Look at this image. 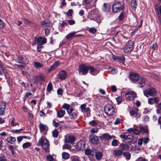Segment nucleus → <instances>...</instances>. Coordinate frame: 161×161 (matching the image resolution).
Instances as JSON below:
<instances>
[{
  "mask_svg": "<svg viewBox=\"0 0 161 161\" xmlns=\"http://www.w3.org/2000/svg\"><path fill=\"white\" fill-rule=\"evenodd\" d=\"M73 10L72 9H69L67 12H66L65 14H66L68 16H72V14L73 13Z\"/></svg>",
  "mask_w": 161,
  "mask_h": 161,
  "instance_id": "864d4df0",
  "label": "nucleus"
},
{
  "mask_svg": "<svg viewBox=\"0 0 161 161\" xmlns=\"http://www.w3.org/2000/svg\"><path fill=\"white\" fill-rule=\"evenodd\" d=\"M6 24L0 19V29H2L5 26Z\"/></svg>",
  "mask_w": 161,
  "mask_h": 161,
  "instance_id": "603ef678",
  "label": "nucleus"
},
{
  "mask_svg": "<svg viewBox=\"0 0 161 161\" xmlns=\"http://www.w3.org/2000/svg\"><path fill=\"white\" fill-rule=\"evenodd\" d=\"M31 144L29 142H27L24 143L22 145V147L24 149L27 148L31 146Z\"/></svg>",
  "mask_w": 161,
  "mask_h": 161,
  "instance_id": "a18cd8bd",
  "label": "nucleus"
},
{
  "mask_svg": "<svg viewBox=\"0 0 161 161\" xmlns=\"http://www.w3.org/2000/svg\"><path fill=\"white\" fill-rule=\"evenodd\" d=\"M115 138V136H111L108 133L103 134L101 136H100V138L101 140L105 141H108L110 139Z\"/></svg>",
  "mask_w": 161,
  "mask_h": 161,
  "instance_id": "1a4fd4ad",
  "label": "nucleus"
},
{
  "mask_svg": "<svg viewBox=\"0 0 161 161\" xmlns=\"http://www.w3.org/2000/svg\"><path fill=\"white\" fill-rule=\"evenodd\" d=\"M114 59H116L120 62L122 63L123 64H124L125 60V57L123 55L115 56V58H114Z\"/></svg>",
  "mask_w": 161,
  "mask_h": 161,
  "instance_id": "393cba45",
  "label": "nucleus"
},
{
  "mask_svg": "<svg viewBox=\"0 0 161 161\" xmlns=\"http://www.w3.org/2000/svg\"><path fill=\"white\" fill-rule=\"evenodd\" d=\"M140 130L136 129H134L133 130V132L136 135H138L139 134L140 132Z\"/></svg>",
  "mask_w": 161,
  "mask_h": 161,
  "instance_id": "e2e57ef3",
  "label": "nucleus"
},
{
  "mask_svg": "<svg viewBox=\"0 0 161 161\" xmlns=\"http://www.w3.org/2000/svg\"><path fill=\"white\" fill-rule=\"evenodd\" d=\"M123 154L124 156L128 160H129L130 159L131 157V155L129 152H123Z\"/></svg>",
  "mask_w": 161,
  "mask_h": 161,
  "instance_id": "4c0bfd02",
  "label": "nucleus"
},
{
  "mask_svg": "<svg viewBox=\"0 0 161 161\" xmlns=\"http://www.w3.org/2000/svg\"><path fill=\"white\" fill-rule=\"evenodd\" d=\"M119 143V141L117 140L114 139L112 141L111 144L113 146L116 147L118 145Z\"/></svg>",
  "mask_w": 161,
  "mask_h": 161,
  "instance_id": "49530a36",
  "label": "nucleus"
},
{
  "mask_svg": "<svg viewBox=\"0 0 161 161\" xmlns=\"http://www.w3.org/2000/svg\"><path fill=\"white\" fill-rule=\"evenodd\" d=\"M59 63L58 61H57L55 62L54 64H53L48 69V72H50L53 70L57 68L59 66Z\"/></svg>",
  "mask_w": 161,
  "mask_h": 161,
  "instance_id": "a878e982",
  "label": "nucleus"
},
{
  "mask_svg": "<svg viewBox=\"0 0 161 161\" xmlns=\"http://www.w3.org/2000/svg\"><path fill=\"white\" fill-rule=\"evenodd\" d=\"M146 81V79L143 77L141 76L139 77L138 80L137 81L138 84H139V86L140 87H142L144 86L145 84Z\"/></svg>",
  "mask_w": 161,
  "mask_h": 161,
  "instance_id": "4468645a",
  "label": "nucleus"
},
{
  "mask_svg": "<svg viewBox=\"0 0 161 161\" xmlns=\"http://www.w3.org/2000/svg\"><path fill=\"white\" fill-rule=\"evenodd\" d=\"M17 124L16 122H15V119L13 118L12 119L11 122V125L12 126H15L17 125Z\"/></svg>",
  "mask_w": 161,
  "mask_h": 161,
  "instance_id": "bf43d9fd",
  "label": "nucleus"
},
{
  "mask_svg": "<svg viewBox=\"0 0 161 161\" xmlns=\"http://www.w3.org/2000/svg\"><path fill=\"white\" fill-rule=\"evenodd\" d=\"M119 148L121 150L126 151L129 149V147L128 145L126 144L121 143L119 145Z\"/></svg>",
  "mask_w": 161,
  "mask_h": 161,
  "instance_id": "b1692460",
  "label": "nucleus"
},
{
  "mask_svg": "<svg viewBox=\"0 0 161 161\" xmlns=\"http://www.w3.org/2000/svg\"><path fill=\"white\" fill-rule=\"evenodd\" d=\"M139 130L140 132L142 133L147 132V127L146 126H140Z\"/></svg>",
  "mask_w": 161,
  "mask_h": 161,
  "instance_id": "c9c22d12",
  "label": "nucleus"
},
{
  "mask_svg": "<svg viewBox=\"0 0 161 161\" xmlns=\"http://www.w3.org/2000/svg\"><path fill=\"white\" fill-rule=\"evenodd\" d=\"M125 97L129 100H132L136 97V92L133 91H129L126 92L125 94Z\"/></svg>",
  "mask_w": 161,
  "mask_h": 161,
  "instance_id": "0eeeda50",
  "label": "nucleus"
},
{
  "mask_svg": "<svg viewBox=\"0 0 161 161\" xmlns=\"http://www.w3.org/2000/svg\"><path fill=\"white\" fill-rule=\"evenodd\" d=\"M137 111H139L138 109L137 108H134L130 111V114L131 116H134Z\"/></svg>",
  "mask_w": 161,
  "mask_h": 161,
  "instance_id": "e433bc0d",
  "label": "nucleus"
},
{
  "mask_svg": "<svg viewBox=\"0 0 161 161\" xmlns=\"http://www.w3.org/2000/svg\"><path fill=\"white\" fill-rule=\"evenodd\" d=\"M37 145V146H42L43 149L46 152H47L49 151V142L45 137L42 136L39 140Z\"/></svg>",
  "mask_w": 161,
  "mask_h": 161,
  "instance_id": "f257e3e1",
  "label": "nucleus"
},
{
  "mask_svg": "<svg viewBox=\"0 0 161 161\" xmlns=\"http://www.w3.org/2000/svg\"><path fill=\"white\" fill-rule=\"evenodd\" d=\"M17 62L21 63L27 64L29 62L28 59L24 55L18 57L16 59Z\"/></svg>",
  "mask_w": 161,
  "mask_h": 161,
  "instance_id": "9d476101",
  "label": "nucleus"
},
{
  "mask_svg": "<svg viewBox=\"0 0 161 161\" xmlns=\"http://www.w3.org/2000/svg\"><path fill=\"white\" fill-rule=\"evenodd\" d=\"M138 0H131V4L132 7L135 10L137 5L138 1Z\"/></svg>",
  "mask_w": 161,
  "mask_h": 161,
  "instance_id": "2f4dec72",
  "label": "nucleus"
},
{
  "mask_svg": "<svg viewBox=\"0 0 161 161\" xmlns=\"http://www.w3.org/2000/svg\"><path fill=\"white\" fill-rule=\"evenodd\" d=\"M71 159L72 161H80L79 158L76 156H73L71 157Z\"/></svg>",
  "mask_w": 161,
  "mask_h": 161,
  "instance_id": "37998d69",
  "label": "nucleus"
},
{
  "mask_svg": "<svg viewBox=\"0 0 161 161\" xmlns=\"http://www.w3.org/2000/svg\"><path fill=\"white\" fill-rule=\"evenodd\" d=\"M123 151L120 149H115L113 151L112 154L115 157H118L122 155Z\"/></svg>",
  "mask_w": 161,
  "mask_h": 161,
  "instance_id": "f3484780",
  "label": "nucleus"
},
{
  "mask_svg": "<svg viewBox=\"0 0 161 161\" xmlns=\"http://www.w3.org/2000/svg\"><path fill=\"white\" fill-rule=\"evenodd\" d=\"M6 108V103L5 102H0V115H3Z\"/></svg>",
  "mask_w": 161,
  "mask_h": 161,
  "instance_id": "a211bd4d",
  "label": "nucleus"
},
{
  "mask_svg": "<svg viewBox=\"0 0 161 161\" xmlns=\"http://www.w3.org/2000/svg\"><path fill=\"white\" fill-rule=\"evenodd\" d=\"M69 117L71 120L76 118L77 117V113L75 112H73L72 114L69 115Z\"/></svg>",
  "mask_w": 161,
  "mask_h": 161,
  "instance_id": "79ce46f5",
  "label": "nucleus"
},
{
  "mask_svg": "<svg viewBox=\"0 0 161 161\" xmlns=\"http://www.w3.org/2000/svg\"><path fill=\"white\" fill-rule=\"evenodd\" d=\"M75 140V137L73 136L70 135L65 136V143H69L71 145H73L74 143V141Z\"/></svg>",
  "mask_w": 161,
  "mask_h": 161,
  "instance_id": "6e6552de",
  "label": "nucleus"
},
{
  "mask_svg": "<svg viewBox=\"0 0 161 161\" xmlns=\"http://www.w3.org/2000/svg\"><path fill=\"white\" fill-rule=\"evenodd\" d=\"M110 6L108 4L104 3L102 9L104 12H108L110 8Z\"/></svg>",
  "mask_w": 161,
  "mask_h": 161,
  "instance_id": "c85d7f7f",
  "label": "nucleus"
},
{
  "mask_svg": "<svg viewBox=\"0 0 161 161\" xmlns=\"http://www.w3.org/2000/svg\"><path fill=\"white\" fill-rule=\"evenodd\" d=\"M66 143H65L64 145L62 147L63 149L65 148L69 149L71 147V146L69 145Z\"/></svg>",
  "mask_w": 161,
  "mask_h": 161,
  "instance_id": "5fc2aeb1",
  "label": "nucleus"
},
{
  "mask_svg": "<svg viewBox=\"0 0 161 161\" xmlns=\"http://www.w3.org/2000/svg\"><path fill=\"white\" fill-rule=\"evenodd\" d=\"M65 114V111L64 110L61 109L57 111V116L58 117L61 118L63 117Z\"/></svg>",
  "mask_w": 161,
  "mask_h": 161,
  "instance_id": "7c9ffc66",
  "label": "nucleus"
},
{
  "mask_svg": "<svg viewBox=\"0 0 161 161\" xmlns=\"http://www.w3.org/2000/svg\"><path fill=\"white\" fill-rule=\"evenodd\" d=\"M155 8L156 13L158 15H159L158 16V18L160 19V15L161 16V6H158L156 5L155 7Z\"/></svg>",
  "mask_w": 161,
  "mask_h": 161,
  "instance_id": "cd10ccee",
  "label": "nucleus"
},
{
  "mask_svg": "<svg viewBox=\"0 0 161 161\" xmlns=\"http://www.w3.org/2000/svg\"><path fill=\"white\" fill-rule=\"evenodd\" d=\"M133 42L131 41H129L125 44L123 48L124 52L126 53L130 52L133 49Z\"/></svg>",
  "mask_w": 161,
  "mask_h": 161,
  "instance_id": "39448f33",
  "label": "nucleus"
},
{
  "mask_svg": "<svg viewBox=\"0 0 161 161\" xmlns=\"http://www.w3.org/2000/svg\"><path fill=\"white\" fill-rule=\"evenodd\" d=\"M150 48L153 49V50L156 49L157 48L156 43H154L152 46H151Z\"/></svg>",
  "mask_w": 161,
  "mask_h": 161,
  "instance_id": "69168bd1",
  "label": "nucleus"
},
{
  "mask_svg": "<svg viewBox=\"0 0 161 161\" xmlns=\"http://www.w3.org/2000/svg\"><path fill=\"white\" fill-rule=\"evenodd\" d=\"M44 76L42 75L37 76L35 75L32 77V80L34 83H37L44 80Z\"/></svg>",
  "mask_w": 161,
  "mask_h": 161,
  "instance_id": "ddd939ff",
  "label": "nucleus"
},
{
  "mask_svg": "<svg viewBox=\"0 0 161 161\" xmlns=\"http://www.w3.org/2000/svg\"><path fill=\"white\" fill-rule=\"evenodd\" d=\"M85 143L83 141H80L77 143L76 147L78 150L83 149L85 147Z\"/></svg>",
  "mask_w": 161,
  "mask_h": 161,
  "instance_id": "aec40b11",
  "label": "nucleus"
},
{
  "mask_svg": "<svg viewBox=\"0 0 161 161\" xmlns=\"http://www.w3.org/2000/svg\"><path fill=\"white\" fill-rule=\"evenodd\" d=\"M116 99L118 103H120L122 101V98L121 97L118 96L116 98Z\"/></svg>",
  "mask_w": 161,
  "mask_h": 161,
  "instance_id": "680f3d73",
  "label": "nucleus"
},
{
  "mask_svg": "<svg viewBox=\"0 0 161 161\" xmlns=\"http://www.w3.org/2000/svg\"><path fill=\"white\" fill-rule=\"evenodd\" d=\"M67 74L65 70H61L59 73V78L61 80L65 79L67 76Z\"/></svg>",
  "mask_w": 161,
  "mask_h": 161,
  "instance_id": "dca6fc26",
  "label": "nucleus"
},
{
  "mask_svg": "<svg viewBox=\"0 0 161 161\" xmlns=\"http://www.w3.org/2000/svg\"><path fill=\"white\" fill-rule=\"evenodd\" d=\"M90 70V72L93 75H96L99 72L98 70L92 66H88V70Z\"/></svg>",
  "mask_w": 161,
  "mask_h": 161,
  "instance_id": "412c9836",
  "label": "nucleus"
},
{
  "mask_svg": "<svg viewBox=\"0 0 161 161\" xmlns=\"http://www.w3.org/2000/svg\"><path fill=\"white\" fill-rule=\"evenodd\" d=\"M89 124L90 125L93 126H95L97 124L96 121L95 120H92V121H90L89 122Z\"/></svg>",
  "mask_w": 161,
  "mask_h": 161,
  "instance_id": "6e6d98bb",
  "label": "nucleus"
},
{
  "mask_svg": "<svg viewBox=\"0 0 161 161\" xmlns=\"http://www.w3.org/2000/svg\"><path fill=\"white\" fill-rule=\"evenodd\" d=\"M124 18V14L123 12H122L119 17V20H122Z\"/></svg>",
  "mask_w": 161,
  "mask_h": 161,
  "instance_id": "13d9d810",
  "label": "nucleus"
},
{
  "mask_svg": "<svg viewBox=\"0 0 161 161\" xmlns=\"http://www.w3.org/2000/svg\"><path fill=\"white\" fill-rule=\"evenodd\" d=\"M135 161H147V160L144 158H138Z\"/></svg>",
  "mask_w": 161,
  "mask_h": 161,
  "instance_id": "774afa93",
  "label": "nucleus"
},
{
  "mask_svg": "<svg viewBox=\"0 0 161 161\" xmlns=\"http://www.w3.org/2000/svg\"><path fill=\"white\" fill-rule=\"evenodd\" d=\"M62 107L66 110L68 114L71 113L73 110V108L71 107L69 104L65 103L62 106Z\"/></svg>",
  "mask_w": 161,
  "mask_h": 161,
  "instance_id": "2eb2a0df",
  "label": "nucleus"
},
{
  "mask_svg": "<svg viewBox=\"0 0 161 161\" xmlns=\"http://www.w3.org/2000/svg\"><path fill=\"white\" fill-rule=\"evenodd\" d=\"M36 41L37 44L41 45L46 43L47 42L46 38L42 37H40L37 38Z\"/></svg>",
  "mask_w": 161,
  "mask_h": 161,
  "instance_id": "5701e85b",
  "label": "nucleus"
},
{
  "mask_svg": "<svg viewBox=\"0 0 161 161\" xmlns=\"http://www.w3.org/2000/svg\"><path fill=\"white\" fill-rule=\"evenodd\" d=\"M53 125L54 127H57L59 125V123L53 120Z\"/></svg>",
  "mask_w": 161,
  "mask_h": 161,
  "instance_id": "338daca9",
  "label": "nucleus"
},
{
  "mask_svg": "<svg viewBox=\"0 0 161 161\" xmlns=\"http://www.w3.org/2000/svg\"><path fill=\"white\" fill-rule=\"evenodd\" d=\"M122 9L121 4L119 2L115 1L112 6L113 12L117 13Z\"/></svg>",
  "mask_w": 161,
  "mask_h": 161,
  "instance_id": "20e7f679",
  "label": "nucleus"
},
{
  "mask_svg": "<svg viewBox=\"0 0 161 161\" xmlns=\"http://www.w3.org/2000/svg\"><path fill=\"white\" fill-rule=\"evenodd\" d=\"M41 24L49 26L51 25V22L48 19H45L43 21L41 22Z\"/></svg>",
  "mask_w": 161,
  "mask_h": 161,
  "instance_id": "f704fd0d",
  "label": "nucleus"
},
{
  "mask_svg": "<svg viewBox=\"0 0 161 161\" xmlns=\"http://www.w3.org/2000/svg\"><path fill=\"white\" fill-rule=\"evenodd\" d=\"M157 93L156 90L153 87L146 89L144 91V95L147 97L149 96H154L156 95Z\"/></svg>",
  "mask_w": 161,
  "mask_h": 161,
  "instance_id": "7ed1b4c3",
  "label": "nucleus"
},
{
  "mask_svg": "<svg viewBox=\"0 0 161 161\" xmlns=\"http://www.w3.org/2000/svg\"><path fill=\"white\" fill-rule=\"evenodd\" d=\"M89 32L91 33L94 34L97 31V30L94 28H91L89 29Z\"/></svg>",
  "mask_w": 161,
  "mask_h": 161,
  "instance_id": "3c124183",
  "label": "nucleus"
},
{
  "mask_svg": "<svg viewBox=\"0 0 161 161\" xmlns=\"http://www.w3.org/2000/svg\"><path fill=\"white\" fill-rule=\"evenodd\" d=\"M103 153L101 152H96L95 158L97 160H100L102 157Z\"/></svg>",
  "mask_w": 161,
  "mask_h": 161,
  "instance_id": "72a5a7b5",
  "label": "nucleus"
},
{
  "mask_svg": "<svg viewBox=\"0 0 161 161\" xmlns=\"http://www.w3.org/2000/svg\"><path fill=\"white\" fill-rule=\"evenodd\" d=\"M7 141L10 143L13 144L16 141V139L14 137L10 136L7 138Z\"/></svg>",
  "mask_w": 161,
  "mask_h": 161,
  "instance_id": "473e14b6",
  "label": "nucleus"
},
{
  "mask_svg": "<svg viewBox=\"0 0 161 161\" xmlns=\"http://www.w3.org/2000/svg\"><path fill=\"white\" fill-rule=\"evenodd\" d=\"M81 111L83 112H88L90 111V109L89 107H86V105L85 104H83L81 105L80 107Z\"/></svg>",
  "mask_w": 161,
  "mask_h": 161,
  "instance_id": "bb28decb",
  "label": "nucleus"
},
{
  "mask_svg": "<svg viewBox=\"0 0 161 161\" xmlns=\"http://www.w3.org/2000/svg\"><path fill=\"white\" fill-rule=\"evenodd\" d=\"M88 70V66H87L84 64L80 65L79 68V73L80 75H86Z\"/></svg>",
  "mask_w": 161,
  "mask_h": 161,
  "instance_id": "423d86ee",
  "label": "nucleus"
},
{
  "mask_svg": "<svg viewBox=\"0 0 161 161\" xmlns=\"http://www.w3.org/2000/svg\"><path fill=\"white\" fill-rule=\"evenodd\" d=\"M143 142L144 144H147L149 142V138L148 137H146L143 138Z\"/></svg>",
  "mask_w": 161,
  "mask_h": 161,
  "instance_id": "052dcab7",
  "label": "nucleus"
},
{
  "mask_svg": "<svg viewBox=\"0 0 161 161\" xmlns=\"http://www.w3.org/2000/svg\"><path fill=\"white\" fill-rule=\"evenodd\" d=\"M109 70L112 74H114L116 72V69L113 67H110L109 68Z\"/></svg>",
  "mask_w": 161,
  "mask_h": 161,
  "instance_id": "de8ad7c7",
  "label": "nucleus"
},
{
  "mask_svg": "<svg viewBox=\"0 0 161 161\" xmlns=\"http://www.w3.org/2000/svg\"><path fill=\"white\" fill-rule=\"evenodd\" d=\"M53 89V85L51 82H50L48 84L47 88V92H50Z\"/></svg>",
  "mask_w": 161,
  "mask_h": 161,
  "instance_id": "58836bf2",
  "label": "nucleus"
},
{
  "mask_svg": "<svg viewBox=\"0 0 161 161\" xmlns=\"http://www.w3.org/2000/svg\"><path fill=\"white\" fill-rule=\"evenodd\" d=\"M34 67L37 68H40L42 67L43 66V64L38 62H36L34 64Z\"/></svg>",
  "mask_w": 161,
  "mask_h": 161,
  "instance_id": "c03bdc74",
  "label": "nucleus"
},
{
  "mask_svg": "<svg viewBox=\"0 0 161 161\" xmlns=\"http://www.w3.org/2000/svg\"><path fill=\"white\" fill-rule=\"evenodd\" d=\"M104 111L107 115H112L115 113L114 108L112 104L108 103L104 107Z\"/></svg>",
  "mask_w": 161,
  "mask_h": 161,
  "instance_id": "f03ea898",
  "label": "nucleus"
},
{
  "mask_svg": "<svg viewBox=\"0 0 161 161\" xmlns=\"http://www.w3.org/2000/svg\"><path fill=\"white\" fill-rule=\"evenodd\" d=\"M47 159L49 161H53V157L50 155H48L47 156Z\"/></svg>",
  "mask_w": 161,
  "mask_h": 161,
  "instance_id": "4d7b16f0",
  "label": "nucleus"
},
{
  "mask_svg": "<svg viewBox=\"0 0 161 161\" xmlns=\"http://www.w3.org/2000/svg\"><path fill=\"white\" fill-rule=\"evenodd\" d=\"M139 77V75L136 73H132L130 75V79L133 81L137 82Z\"/></svg>",
  "mask_w": 161,
  "mask_h": 161,
  "instance_id": "6ab92c4d",
  "label": "nucleus"
},
{
  "mask_svg": "<svg viewBox=\"0 0 161 161\" xmlns=\"http://www.w3.org/2000/svg\"><path fill=\"white\" fill-rule=\"evenodd\" d=\"M159 100V98L158 97H151L148 99V103L150 105H152L154 104H157Z\"/></svg>",
  "mask_w": 161,
  "mask_h": 161,
  "instance_id": "9b49d317",
  "label": "nucleus"
},
{
  "mask_svg": "<svg viewBox=\"0 0 161 161\" xmlns=\"http://www.w3.org/2000/svg\"><path fill=\"white\" fill-rule=\"evenodd\" d=\"M92 150L90 149H86L85 150V153L86 154L89 155L92 153Z\"/></svg>",
  "mask_w": 161,
  "mask_h": 161,
  "instance_id": "09e8293b",
  "label": "nucleus"
},
{
  "mask_svg": "<svg viewBox=\"0 0 161 161\" xmlns=\"http://www.w3.org/2000/svg\"><path fill=\"white\" fill-rule=\"evenodd\" d=\"M133 137V134L129 133L128 135H126L125 141L126 142L129 143L132 141Z\"/></svg>",
  "mask_w": 161,
  "mask_h": 161,
  "instance_id": "4be33fe9",
  "label": "nucleus"
},
{
  "mask_svg": "<svg viewBox=\"0 0 161 161\" xmlns=\"http://www.w3.org/2000/svg\"><path fill=\"white\" fill-rule=\"evenodd\" d=\"M89 141L93 144H97L99 142L97 136L94 134L90 135L89 136Z\"/></svg>",
  "mask_w": 161,
  "mask_h": 161,
  "instance_id": "f8f14e48",
  "label": "nucleus"
},
{
  "mask_svg": "<svg viewBox=\"0 0 161 161\" xmlns=\"http://www.w3.org/2000/svg\"><path fill=\"white\" fill-rule=\"evenodd\" d=\"M62 158L64 159H67L69 158V155L68 153L66 152H63L62 153Z\"/></svg>",
  "mask_w": 161,
  "mask_h": 161,
  "instance_id": "ea45409f",
  "label": "nucleus"
},
{
  "mask_svg": "<svg viewBox=\"0 0 161 161\" xmlns=\"http://www.w3.org/2000/svg\"><path fill=\"white\" fill-rule=\"evenodd\" d=\"M91 131L93 133H96L98 131V129L96 128H93L91 130Z\"/></svg>",
  "mask_w": 161,
  "mask_h": 161,
  "instance_id": "0e129e2a",
  "label": "nucleus"
},
{
  "mask_svg": "<svg viewBox=\"0 0 161 161\" xmlns=\"http://www.w3.org/2000/svg\"><path fill=\"white\" fill-rule=\"evenodd\" d=\"M76 32H73L68 34L65 37V38L68 40H70L72 38L75 37Z\"/></svg>",
  "mask_w": 161,
  "mask_h": 161,
  "instance_id": "c756f323",
  "label": "nucleus"
},
{
  "mask_svg": "<svg viewBox=\"0 0 161 161\" xmlns=\"http://www.w3.org/2000/svg\"><path fill=\"white\" fill-rule=\"evenodd\" d=\"M46 126L45 125L41 123H40L39 125V129L41 132L44 131L46 129Z\"/></svg>",
  "mask_w": 161,
  "mask_h": 161,
  "instance_id": "a19ab883",
  "label": "nucleus"
},
{
  "mask_svg": "<svg viewBox=\"0 0 161 161\" xmlns=\"http://www.w3.org/2000/svg\"><path fill=\"white\" fill-rule=\"evenodd\" d=\"M52 134L53 136L55 138H57L58 136V132L56 130L53 131Z\"/></svg>",
  "mask_w": 161,
  "mask_h": 161,
  "instance_id": "8fccbe9b",
  "label": "nucleus"
}]
</instances>
